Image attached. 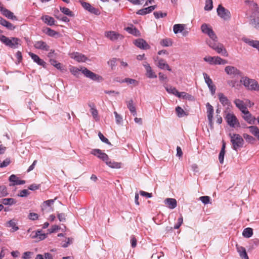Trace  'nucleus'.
<instances>
[{
  "label": "nucleus",
  "instance_id": "1",
  "mask_svg": "<svg viewBox=\"0 0 259 259\" xmlns=\"http://www.w3.org/2000/svg\"><path fill=\"white\" fill-rule=\"evenodd\" d=\"M69 70L73 75L77 77H79L80 71H81L86 77L89 78L92 80L98 82H101L103 80L102 76L92 72L85 67L82 68L81 69H79L75 67L72 66L69 69Z\"/></svg>",
  "mask_w": 259,
  "mask_h": 259
},
{
  "label": "nucleus",
  "instance_id": "2",
  "mask_svg": "<svg viewBox=\"0 0 259 259\" xmlns=\"http://www.w3.org/2000/svg\"><path fill=\"white\" fill-rule=\"evenodd\" d=\"M91 153L102 160L111 168H120L121 167V163L120 162H117L114 161H112L109 159L108 156L105 153L102 152V150L100 149H93Z\"/></svg>",
  "mask_w": 259,
  "mask_h": 259
},
{
  "label": "nucleus",
  "instance_id": "3",
  "mask_svg": "<svg viewBox=\"0 0 259 259\" xmlns=\"http://www.w3.org/2000/svg\"><path fill=\"white\" fill-rule=\"evenodd\" d=\"M245 3H249L250 8L252 11L251 15V19L250 21V24L256 29L259 30V8L257 5L253 2H249L246 1Z\"/></svg>",
  "mask_w": 259,
  "mask_h": 259
},
{
  "label": "nucleus",
  "instance_id": "4",
  "mask_svg": "<svg viewBox=\"0 0 259 259\" xmlns=\"http://www.w3.org/2000/svg\"><path fill=\"white\" fill-rule=\"evenodd\" d=\"M0 40L6 46L12 49L18 48L21 45V40L17 37H12L9 38L2 35Z\"/></svg>",
  "mask_w": 259,
  "mask_h": 259
},
{
  "label": "nucleus",
  "instance_id": "5",
  "mask_svg": "<svg viewBox=\"0 0 259 259\" xmlns=\"http://www.w3.org/2000/svg\"><path fill=\"white\" fill-rule=\"evenodd\" d=\"M231 139V142L232 144L233 149L237 151L239 149L242 147L244 144V140L242 137L239 134H229Z\"/></svg>",
  "mask_w": 259,
  "mask_h": 259
},
{
  "label": "nucleus",
  "instance_id": "6",
  "mask_svg": "<svg viewBox=\"0 0 259 259\" xmlns=\"http://www.w3.org/2000/svg\"><path fill=\"white\" fill-rule=\"evenodd\" d=\"M240 82L242 83L248 90L259 91V84L254 79H250L247 77H243L240 79Z\"/></svg>",
  "mask_w": 259,
  "mask_h": 259
},
{
  "label": "nucleus",
  "instance_id": "7",
  "mask_svg": "<svg viewBox=\"0 0 259 259\" xmlns=\"http://www.w3.org/2000/svg\"><path fill=\"white\" fill-rule=\"evenodd\" d=\"M217 12L218 15L224 20H229L231 18V15L230 11L222 5H219L218 7Z\"/></svg>",
  "mask_w": 259,
  "mask_h": 259
},
{
  "label": "nucleus",
  "instance_id": "8",
  "mask_svg": "<svg viewBox=\"0 0 259 259\" xmlns=\"http://www.w3.org/2000/svg\"><path fill=\"white\" fill-rule=\"evenodd\" d=\"M225 119L227 124L231 127H239L240 126V123L237 118L233 113H228L225 117Z\"/></svg>",
  "mask_w": 259,
  "mask_h": 259
},
{
  "label": "nucleus",
  "instance_id": "9",
  "mask_svg": "<svg viewBox=\"0 0 259 259\" xmlns=\"http://www.w3.org/2000/svg\"><path fill=\"white\" fill-rule=\"evenodd\" d=\"M105 36L112 41H115L118 39H122L123 37L121 34L113 31H106Z\"/></svg>",
  "mask_w": 259,
  "mask_h": 259
},
{
  "label": "nucleus",
  "instance_id": "10",
  "mask_svg": "<svg viewBox=\"0 0 259 259\" xmlns=\"http://www.w3.org/2000/svg\"><path fill=\"white\" fill-rule=\"evenodd\" d=\"M134 45L139 48L143 50H148L150 48L147 42L142 38L136 39L134 42Z\"/></svg>",
  "mask_w": 259,
  "mask_h": 259
},
{
  "label": "nucleus",
  "instance_id": "11",
  "mask_svg": "<svg viewBox=\"0 0 259 259\" xmlns=\"http://www.w3.org/2000/svg\"><path fill=\"white\" fill-rule=\"evenodd\" d=\"M34 47L35 49L45 51H48L50 50V47L47 44L42 41L38 40L34 42Z\"/></svg>",
  "mask_w": 259,
  "mask_h": 259
},
{
  "label": "nucleus",
  "instance_id": "12",
  "mask_svg": "<svg viewBox=\"0 0 259 259\" xmlns=\"http://www.w3.org/2000/svg\"><path fill=\"white\" fill-rule=\"evenodd\" d=\"M242 113L244 114V115L242 116V118L248 123L250 124H253L254 123L256 118L252 115L248 109L246 110L244 112Z\"/></svg>",
  "mask_w": 259,
  "mask_h": 259
},
{
  "label": "nucleus",
  "instance_id": "13",
  "mask_svg": "<svg viewBox=\"0 0 259 259\" xmlns=\"http://www.w3.org/2000/svg\"><path fill=\"white\" fill-rule=\"evenodd\" d=\"M143 66L145 68L146 71V75L149 78H154L157 77V75L153 71L150 64L145 62L143 63Z\"/></svg>",
  "mask_w": 259,
  "mask_h": 259
},
{
  "label": "nucleus",
  "instance_id": "14",
  "mask_svg": "<svg viewBox=\"0 0 259 259\" xmlns=\"http://www.w3.org/2000/svg\"><path fill=\"white\" fill-rule=\"evenodd\" d=\"M226 73L230 75H238L240 74V71L237 68L232 66H227L225 68Z\"/></svg>",
  "mask_w": 259,
  "mask_h": 259
},
{
  "label": "nucleus",
  "instance_id": "15",
  "mask_svg": "<svg viewBox=\"0 0 259 259\" xmlns=\"http://www.w3.org/2000/svg\"><path fill=\"white\" fill-rule=\"evenodd\" d=\"M0 11L2 14L8 19L12 20H17V17L12 12L3 7L0 8Z\"/></svg>",
  "mask_w": 259,
  "mask_h": 259
},
{
  "label": "nucleus",
  "instance_id": "16",
  "mask_svg": "<svg viewBox=\"0 0 259 259\" xmlns=\"http://www.w3.org/2000/svg\"><path fill=\"white\" fill-rule=\"evenodd\" d=\"M29 55L33 61L36 63L38 65L42 66L43 67H46V63L43 60L40 59L38 55L31 52L29 53Z\"/></svg>",
  "mask_w": 259,
  "mask_h": 259
},
{
  "label": "nucleus",
  "instance_id": "17",
  "mask_svg": "<svg viewBox=\"0 0 259 259\" xmlns=\"http://www.w3.org/2000/svg\"><path fill=\"white\" fill-rule=\"evenodd\" d=\"M9 180L11 182L13 183V184H10V186H11L18 185H23L25 183V181L24 180H19L18 178L15 175H12L9 177Z\"/></svg>",
  "mask_w": 259,
  "mask_h": 259
},
{
  "label": "nucleus",
  "instance_id": "18",
  "mask_svg": "<svg viewBox=\"0 0 259 259\" xmlns=\"http://www.w3.org/2000/svg\"><path fill=\"white\" fill-rule=\"evenodd\" d=\"M236 246L237 250L239 254L240 257L242 259H249L248 256L246 251V249L244 247L239 246L238 244H237Z\"/></svg>",
  "mask_w": 259,
  "mask_h": 259
},
{
  "label": "nucleus",
  "instance_id": "19",
  "mask_svg": "<svg viewBox=\"0 0 259 259\" xmlns=\"http://www.w3.org/2000/svg\"><path fill=\"white\" fill-rule=\"evenodd\" d=\"M234 103L242 113H244V111L247 109L244 102L239 99H235Z\"/></svg>",
  "mask_w": 259,
  "mask_h": 259
},
{
  "label": "nucleus",
  "instance_id": "20",
  "mask_svg": "<svg viewBox=\"0 0 259 259\" xmlns=\"http://www.w3.org/2000/svg\"><path fill=\"white\" fill-rule=\"evenodd\" d=\"M164 203L170 209H174L177 207V202L174 198H168L164 200Z\"/></svg>",
  "mask_w": 259,
  "mask_h": 259
},
{
  "label": "nucleus",
  "instance_id": "21",
  "mask_svg": "<svg viewBox=\"0 0 259 259\" xmlns=\"http://www.w3.org/2000/svg\"><path fill=\"white\" fill-rule=\"evenodd\" d=\"M218 98L221 103L224 106H230L231 102L228 99V98L225 96L223 93H220L218 94Z\"/></svg>",
  "mask_w": 259,
  "mask_h": 259
},
{
  "label": "nucleus",
  "instance_id": "22",
  "mask_svg": "<svg viewBox=\"0 0 259 259\" xmlns=\"http://www.w3.org/2000/svg\"><path fill=\"white\" fill-rule=\"evenodd\" d=\"M88 105L91 108L90 111L94 118L96 121L99 120V118L98 117V110L96 109L95 104L94 103H89Z\"/></svg>",
  "mask_w": 259,
  "mask_h": 259
},
{
  "label": "nucleus",
  "instance_id": "23",
  "mask_svg": "<svg viewBox=\"0 0 259 259\" xmlns=\"http://www.w3.org/2000/svg\"><path fill=\"white\" fill-rule=\"evenodd\" d=\"M71 58H74L78 62H85L87 58L84 55L79 53H76L72 55Z\"/></svg>",
  "mask_w": 259,
  "mask_h": 259
},
{
  "label": "nucleus",
  "instance_id": "24",
  "mask_svg": "<svg viewBox=\"0 0 259 259\" xmlns=\"http://www.w3.org/2000/svg\"><path fill=\"white\" fill-rule=\"evenodd\" d=\"M48 234L42 233L41 230H37L35 232L34 235L31 236L32 238H38L39 240H43L47 238Z\"/></svg>",
  "mask_w": 259,
  "mask_h": 259
},
{
  "label": "nucleus",
  "instance_id": "25",
  "mask_svg": "<svg viewBox=\"0 0 259 259\" xmlns=\"http://www.w3.org/2000/svg\"><path fill=\"white\" fill-rule=\"evenodd\" d=\"M157 66L159 68L161 69H166L168 71H171V68H170L168 64H167L162 59H160L158 60Z\"/></svg>",
  "mask_w": 259,
  "mask_h": 259
},
{
  "label": "nucleus",
  "instance_id": "26",
  "mask_svg": "<svg viewBox=\"0 0 259 259\" xmlns=\"http://www.w3.org/2000/svg\"><path fill=\"white\" fill-rule=\"evenodd\" d=\"M41 19L48 25L52 26L55 24V21L54 19L51 16L46 15L45 16H42L41 17Z\"/></svg>",
  "mask_w": 259,
  "mask_h": 259
},
{
  "label": "nucleus",
  "instance_id": "27",
  "mask_svg": "<svg viewBox=\"0 0 259 259\" xmlns=\"http://www.w3.org/2000/svg\"><path fill=\"white\" fill-rule=\"evenodd\" d=\"M214 50L218 53L224 56L227 57L228 56V54L226 50L224 48L223 45L221 44H220Z\"/></svg>",
  "mask_w": 259,
  "mask_h": 259
},
{
  "label": "nucleus",
  "instance_id": "28",
  "mask_svg": "<svg viewBox=\"0 0 259 259\" xmlns=\"http://www.w3.org/2000/svg\"><path fill=\"white\" fill-rule=\"evenodd\" d=\"M127 107L131 113L134 115L136 116L137 115V112L135 106L133 104V100H130L127 103Z\"/></svg>",
  "mask_w": 259,
  "mask_h": 259
},
{
  "label": "nucleus",
  "instance_id": "29",
  "mask_svg": "<svg viewBox=\"0 0 259 259\" xmlns=\"http://www.w3.org/2000/svg\"><path fill=\"white\" fill-rule=\"evenodd\" d=\"M116 80L117 81H118L121 83L126 82L130 84H133L134 86H137L139 84V82L137 80H136V79H132V78H125L121 81L118 80Z\"/></svg>",
  "mask_w": 259,
  "mask_h": 259
},
{
  "label": "nucleus",
  "instance_id": "30",
  "mask_svg": "<svg viewBox=\"0 0 259 259\" xmlns=\"http://www.w3.org/2000/svg\"><path fill=\"white\" fill-rule=\"evenodd\" d=\"M244 41L246 43L248 44L249 46H250L254 48H256L257 49H259V41L249 40L247 38L244 39Z\"/></svg>",
  "mask_w": 259,
  "mask_h": 259
},
{
  "label": "nucleus",
  "instance_id": "31",
  "mask_svg": "<svg viewBox=\"0 0 259 259\" xmlns=\"http://www.w3.org/2000/svg\"><path fill=\"white\" fill-rule=\"evenodd\" d=\"M185 28V25L181 24H178L174 25L173 27V30L175 34L182 32Z\"/></svg>",
  "mask_w": 259,
  "mask_h": 259
},
{
  "label": "nucleus",
  "instance_id": "32",
  "mask_svg": "<svg viewBox=\"0 0 259 259\" xmlns=\"http://www.w3.org/2000/svg\"><path fill=\"white\" fill-rule=\"evenodd\" d=\"M201 29L203 33L208 35L212 30V28L207 24L204 23L201 26Z\"/></svg>",
  "mask_w": 259,
  "mask_h": 259
},
{
  "label": "nucleus",
  "instance_id": "33",
  "mask_svg": "<svg viewBox=\"0 0 259 259\" xmlns=\"http://www.w3.org/2000/svg\"><path fill=\"white\" fill-rule=\"evenodd\" d=\"M60 10L62 13L68 16L71 17L74 16L73 13L67 8L60 7Z\"/></svg>",
  "mask_w": 259,
  "mask_h": 259
},
{
  "label": "nucleus",
  "instance_id": "34",
  "mask_svg": "<svg viewBox=\"0 0 259 259\" xmlns=\"http://www.w3.org/2000/svg\"><path fill=\"white\" fill-rule=\"evenodd\" d=\"M1 202L4 205H11L15 204L16 203V201L13 198H8L2 199Z\"/></svg>",
  "mask_w": 259,
  "mask_h": 259
},
{
  "label": "nucleus",
  "instance_id": "35",
  "mask_svg": "<svg viewBox=\"0 0 259 259\" xmlns=\"http://www.w3.org/2000/svg\"><path fill=\"white\" fill-rule=\"evenodd\" d=\"M253 234V230L251 228H245L242 233V235L244 237L250 238Z\"/></svg>",
  "mask_w": 259,
  "mask_h": 259
},
{
  "label": "nucleus",
  "instance_id": "36",
  "mask_svg": "<svg viewBox=\"0 0 259 259\" xmlns=\"http://www.w3.org/2000/svg\"><path fill=\"white\" fill-rule=\"evenodd\" d=\"M160 44L163 47H169L172 45V42L170 38H166L162 39Z\"/></svg>",
  "mask_w": 259,
  "mask_h": 259
},
{
  "label": "nucleus",
  "instance_id": "37",
  "mask_svg": "<svg viewBox=\"0 0 259 259\" xmlns=\"http://www.w3.org/2000/svg\"><path fill=\"white\" fill-rule=\"evenodd\" d=\"M176 112L178 117H182L187 115L186 112L180 106L176 108Z\"/></svg>",
  "mask_w": 259,
  "mask_h": 259
},
{
  "label": "nucleus",
  "instance_id": "38",
  "mask_svg": "<svg viewBox=\"0 0 259 259\" xmlns=\"http://www.w3.org/2000/svg\"><path fill=\"white\" fill-rule=\"evenodd\" d=\"M214 58H215L214 60V65L226 64L228 63L227 60H224L219 56L214 57Z\"/></svg>",
  "mask_w": 259,
  "mask_h": 259
},
{
  "label": "nucleus",
  "instance_id": "39",
  "mask_svg": "<svg viewBox=\"0 0 259 259\" xmlns=\"http://www.w3.org/2000/svg\"><path fill=\"white\" fill-rule=\"evenodd\" d=\"M206 108H207V117L213 116V107L209 103H207L206 104Z\"/></svg>",
  "mask_w": 259,
  "mask_h": 259
},
{
  "label": "nucleus",
  "instance_id": "40",
  "mask_svg": "<svg viewBox=\"0 0 259 259\" xmlns=\"http://www.w3.org/2000/svg\"><path fill=\"white\" fill-rule=\"evenodd\" d=\"M165 90H166V91L169 94H173V95H175L176 96H177V94H178V91L174 87L170 86L169 87H165Z\"/></svg>",
  "mask_w": 259,
  "mask_h": 259
},
{
  "label": "nucleus",
  "instance_id": "41",
  "mask_svg": "<svg viewBox=\"0 0 259 259\" xmlns=\"http://www.w3.org/2000/svg\"><path fill=\"white\" fill-rule=\"evenodd\" d=\"M178 98H182L183 99H190L192 96L188 94V93L182 92H178V94H177L176 96Z\"/></svg>",
  "mask_w": 259,
  "mask_h": 259
},
{
  "label": "nucleus",
  "instance_id": "42",
  "mask_svg": "<svg viewBox=\"0 0 259 259\" xmlns=\"http://www.w3.org/2000/svg\"><path fill=\"white\" fill-rule=\"evenodd\" d=\"M213 8L212 0H206L204 10L205 11H210Z\"/></svg>",
  "mask_w": 259,
  "mask_h": 259
},
{
  "label": "nucleus",
  "instance_id": "43",
  "mask_svg": "<svg viewBox=\"0 0 259 259\" xmlns=\"http://www.w3.org/2000/svg\"><path fill=\"white\" fill-rule=\"evenodd\" d=\"M203 75L205 80V83L208 86H210L211 85H213V82L211 79L209 77V76L206 73H203Z\"/></svg>",
  "mask_w": 259,
  "mask_h": 259
},
{
  "label": "nucleus",
  "instance_id": "44",
  "mask_svg": "<svg viewBox=\"0 0 259 259\" xmlns=\"http://www.w3.org/2000/svg\"><path fill=\"white\" fill-rule=\"evenodd\" d=\"M243 138L245 139V140L248 142V143L253 144L254 141H255V139L254 138H253L252 136L249 135L247 134H244L243 135Z\"/></svg>",
  "mask_w": 259,
  "mask_h": 259
},
{
  "label": "nucleus",
  "instance_id": "45",
  "mask_svg": "<svg viewBox=\"0 0 259 259\" xmlns=\"http://www.w3.org/2000/svg\"><path fill=\"white\" fill-rule=\"evenodd\" d=\"M149 7L144 9H142L137 11V14L141 15H145L147 14L151 13Z\"/></svg>",
  "mask_w": 259,
  "mask_h": 259
},
{
  "label": "nucleus",
  "instance_id": "46",
  "mask_svg": "<svg viewBox=\"0 0 259 259\" xmlns=\"http://www.w3.org/2000/svg\"><path fill=\"white\" fill-rule=\"evenodd\" d=\"M207 44L210 48L214 50L220 44V43L218 42V39H217L215 41H213L212 40H209L207 42Z\"/></svg>",
  "mask_w": 259,
  "mask_h": 259
},
{
  "label": "nucleus",
  "instance_id": "47",
  "mask_svg": "<svg viewBox=\"0 0 259 259\" xmlns=\"http://www.w3.org/2000/svg\"><path fill=\"white\" fill-rule=\"evenodd\" d=\"M91 14H93L96 15H99L100 14V10L98 9L95 8L93 6H91L90 9L88 11Z\"/></svg>",
  "mask_w": 259,
  "mask_h": 259
},
{
  "label": "nucleus",
  "instance_id": "48",
  "mask_svg": "<svg viewBox=\"0 0 259 259\" xmlns=\"http://www.w3.org/2000/svg\"><path fill=\"white\" fill-rule=\"evenodd\" d=\"M153 14L156 19H159L160 18H163V17H166L167 15V14L166 13H162L161 11L154 12Z\"/></svg>",
  "mask_w": 259,
  "mask_h": 259
},
{
  "label": "nucleus",
  "instance_id": "49",
  "mask_svg": "<svg viewBox=\"0 0 259 259\" xmlns=\"http://www.w3.org/2000/svg\"><path fill=\"white\" fill-rule=\"evenodd\" d=\"M39 215L37 213L34 212H30L28 215V218L32 221H35L38 219Z\"/></svg>",
  "mask_w": 259,
  "mask_h": 259
},
{
  "label": "nucleus",
  "instance_id": "50",
  "mask_svg": "<svg viewBox=\"0 0 259 259\" xmlns=\"http://www.w3.org/2000/svg\"><path fill=\"white\" fill-rule=\"evenodd\" d=\"M46 33L50 36H55L56 35L58 34L57 32L50 28H47L46 29Z\"/></svg>",
  "mask_w": 259,
  "mask_h": 259
},
{
  "label": "nucleus",
  "instance_id": "51",
  "mask_svg": "<svg viewBox=\"0 0 259 259\" xmlns=\"http://www.w3.org/2000/svg\"><path fill=\"white\" fill-rule=\"evenodd\" d=\"M117 59L115 58H112L109 60L107 62L108 65L111 67L112 69H113L116 65Z\"/></svg>",
  "mask_w": 259,
  "mask_h": 259
},
{
  "label": "nucleus",
  "instance_id": "52",
  "mask_svg": "<svg viewBox=\"0 0 259 259\" xmlns=\"http://www.w3.org/2000/svg\"><path fill=\"white\" fill-rule=\"evenodd\" d=\"M98 136L100 138V139L104 143H105L108 145H111V143L109 141V140H108V139H107L106 138H105L104 135L101 133V132H99V134H98Z\"/></svg>",
  "mask_w": 259,
  "mask_h": 259
},
{
  "label": "nucleus",
  "instance_id": "53",
  "mask_svg": "<svg viewBox=\"0 0 259 259\" xmlns=\"http://www.w3.org/2000/svg\"><path fill=\"white\" fill-rule=\"evenodd\" d=\"M54 200H53V199H50V200L45 201L44 202L43 207L42 208V209L44 210L46 207L51 206L54 203Z\"/></svg>",
  "mask_w": 259,
  "mask_h": 259
},
{
  "label": "nucleus",
  "instance_id": "54",
  "mask_svg": "<svg viewBox=\"0 0 259 259\" xmlns=\"http://www.w3.org/2000/svg\"><path fill=\"white\" fill-rule=\"evenodd\" d=\"M114 114L115 117L116 122L117 124H120L122 122V116L118 114L116 111H114Z\"/></svg>",
  "mask_w": 259,
  "mask_h": 259
},
{
  "label": "nucleus",
  "instance_id": "55",
  "mask_svg": "<svg viewBox=\"0 0 259 259\" xmlns=\"http://www.w3.org/2000/svg\"><path fill=\"white\" fill-rule=\"evenodd\" d=\"M199 199L204 204H207L210 202V197L207 196H201L199 198Z\"/></svg>",
  "mask_w": 259,
  "mask_h": 259
},
{
  "label": "nucleus",
  "instance_id": "56",
  "mask_svg": "<svg viewBox=\"0 0 259 259\" xmlns=\"http://www.w3.org/2000/svg\"><path fill=\"white\" fill-rule=\"evenodd\" d=\"M9 227H12L13 229V231L15 232L18 230L19 228L16 226V223L12 220H10L8 222Z\"/></svg>",
  "mask_w": 259,
  "mask_h": 259
},
{
  "label": "nucleus",
  "instance_id": "57",
  "mask_svg": "<svg viewBox=\"0 0 259 259\" xmlns=\"http://www.w3.org/2000/svg\"><path fill=\"white\" fill-rule=\"evenodd\" d=\"M29 194H30V192H29V191L28 190L24 189V190L20 191V193L18 194V196L21 197H26L28 195H29Z\"/></svg>",
  "mask_w": 259,
  "mask_h": 259
},
{
  "label": "nucleus",
  "instance_id": "58",
  "mask_svg": "<svg viewBox=\"0 0 259 259\" xmlns=\"http://www.w3.org/2000/svg\"><path fill=\"white\" fill-rule=\"evenodd\" d=\"M130 242L133 248H135L137 246V240L134 235L131 236Z\"/></svg>",
  "mask_w": 259,
  "mask_h": 259
},
{
  "label": "nucleus",
  "instance_id": "59",
  "mask_svg": "<svg viewBox=\"0 0 259 259\" xmlns=\"http://www.w3.org/2000/svg\"><path fill=\"white\" fill-rule=\"evenodd\" d=\"M183 217L182 216H181L178 219V222H177V224H176L174 227V228L175 229H178L180 228V227L182 225V224H183Z\"/></svg>",
  "mask_w": 259,
  "mask_h": 259
},
{
  "label": "nucleus",
  "instance_id": "60",
  "mask_svg": "<svg viewBox=\"0 0 259 259\" xmlns=\"http://www.w3.org/2000/svg\"><path fill=\"white\" fill-rule=\"evenodd\" d=\"M215 58H214V57H211V56H206L204 58V60L208 63H209L210 64L214 65V60Z\"/></svg>",
  "mask_w": 259,
  "mask_h": 259
},
{
  "label": "nucleus",
  "instance_id": "61",
  "mask_svg": "<svg viewBox=\"0 0 259 259\" xmlns=\"http://www.w3.org/2000/svg\"><path fill=\"white\" fill-rule=\"evenodd\" d=\"M82 7L87 11H88V10L90 9V8L91 6V5L87 2H83V0L79 1Z\"/></svg>",
  "mask_w": 259,
  "mask_h": 259
},
{
  "label": "nucleus",
  "instance_id": "62",
  "mask_svg": "<svg viewBox=\"0 0 259 259\" xmlns=\"http://www.w3.org/2000/svg\"><path fill=\"white\" fill-rule=\"evenodd\" d=\"M82 7L87 11H88V10L90 9V8L91 6V5L87 2H83V0L79 1Z\"/></svg>",
  "mask_w": 259,
  "mask_h": 259
},
{
  "label": "nucleus",
  "instance_id": "63",
  "mask_svg": "<svg viewBox=\"0 0 259 259\" xmlns=\"http://www.w3.org/2000/svg\"><path fill=\"white\" fill-rule=\"evenodd\" d=\"M0 191L3 196H6L8 194L7 188L5 186H1Z\"/></svg>",
  "mask_w": 259,
  "mask_h": 259
},
{
  "label": "nucleus",
  "instance_id": "64",
  "mask_svg": "<svg viewBox=\"0 0 259 259\" xmlns=\"http://www.w3.org/2000/svg\"><path fill=\"white\" fill-rule=\"evenodd\" d=\"M33 254L32 252L31 251H26L23 253L22 258L23 259H29L31 258V256Z\"/></svg>",
  "mask_w": 259,
  "mask_h": 259
}]
</instances>
